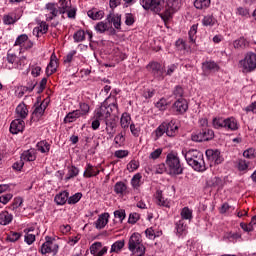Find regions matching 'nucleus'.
I'll return each mask as SVG.
<instances>
[{"label": "nucleus", "mask_w": 256, "mask_h": 256, "mask_svg": "<svg viewBox=\"0 0 256 256\" xmlns=\"http://www.w3.org/2000/svg\"><path fill=\"white\" fill-rule=\"evenodd\" d=\"M114 109L117 110V103H112L110 105L103 103L98 109L95 110V119L104 121L107 133H109V131H113V129L117 127V119L119 118L113 114Z\"/></svg>", "instance_id": "1"}, {"label": "nucleus", "mask_w": 256, "mask_h": 256, "mask_svg": "<svg viewBox=\"0 0 256 256\" xmlns=\"http://www.w3.org/2000/svg\"><path fill=\"white\" fill-rule=\"evenodd\" d=\"M182 155L185 157L188 165L194 169V171H206L205 160L203 159V153L196 149L182 150Z\"/></svg>", "instance_id": "2"}, {"label": "nucleus", "mask_w": 256, "mask_h": 256, "mask_svg": "<svg viewBox=\"0 0 256 256\" xmlns=\"http://www.w3.org/2000/svg\"><path fill=\"white\" fill-rule=\"evenodd\" d=\"M212 125L214 129H229L230 131H237L239 129V124L237 120L233 117L230 118H213Z\"/></svg>", "instance_id": "3"}, {"label": "nucleus", "mask_w": 256, "mask_h": 256, "mask_svg": "<svg viewBox=\"0 0 256 256\" xmlns=\"http://www.w3.org/2000/svg\"><path fill=\"white\" fill-rule=\"evenodd\" d=\"M166 165L169 169L170 175L183 174V167L181 166V160L177 155L169 153L166 157Z\"/></svg>", "instance_id": "4"}, {"label": "nucleus", "mask_w": 256, "mask_h": 256, "mask_svg": "<svg viewBox=\"0 0 256 256\" xmlns=\"http://www.w3.org/2000/svg\"><path fill=\"white\" fill-rule=\"evenodd\" d=\"M239 67L242 73H251L256 70V54L248 52L244 59L239 61Z\"/></svg>", "instance_id": "5"}, {"label": "nucleus", "mask_w": 256, "mask_h": 256, "mask_svg": "<svg viewBox=\"0 0 256 256\" xmlns=\"http://www.w3.org/2000/svg\"><path fill=\"white\" fill-rule=\"evenodd\" d=\"M129 251L145 255V246L141 243V235L134 233L131 235L128 242Z\"/></svg>", "instance_id": "6"}, {"label": "nucleus", "mask_w": 256, "mask_h": 256, "mask_svg": "<svg viewBox=\"0 0 256 256\" xmlns=\"http://www.w3.org/2000/svg\"><path fill=\"white\" fill-rule=\"evenodd\" d=\"M183 0H167L168 9L161 15L162 19L167 20L171 19L173 13L181 9V2Z\"/></svg>", "instance_id": "7"}, {"label": "nucleus", "mask_w": 256, "mask_h": 256, "mask_svg": "<svg viewBox=\"0 0 256 256\" xmlns=\"http://www.w3.org/2000/svg\"><path fill=\"white\" fill-rule=\"evenodd\" d=\"M163 3H165V0H140L143 9H150L154 13H161Z\"/></svg>", "instance_id": "8"}, {"label": "nucleus", "mask_w": 256, "mask_h": 256, "mask_svg": "<svg viewBox=\"0 0 256 256\" xmlns=\"http://www.w3.org/2000/svg\"><path fill=\"white\" fill-rule=\"evenodd\" d=\"M59 251V245L51 239V237H46V242L41 246L42 255H47V253H57Z\"/></svg>", "instance_id": "9"}, {"label": "nucleus", "mask_w": 256, "mask_h": 256, "mask_svg": "<svg viewBox=\"0 0 256 256\" xmlns=\"http://www.w3.org/2000/svg\"><path fill=\"white\" fill-rule=\"evenodd\" d=\"M206 157L208 161H211L215 165H221V163L225 161V158H223V155H221V151L219 150H213V149L206 150Z\"/></svg>", "instance_id": "10"}, {"label": "nucleus", "mask_w": 256, "mask_h": 256, "mask_svg": "<svg viewBox=\"0 0 256 256\" xmlns=\"http://www.w3.org/2000/svg\"><path fill=\"white\" fill-rule=\"evenodd\" d=\"M187 109H189V105L187 104V100L183 98H178L172 105V111H174L176 115H183V113H187Z\"/></svg>", "instance_id": "11"}, {"label": "nucleus", "mask_w": 256, "mask_h": 256, "mask_svg": "<svg viewBox=\"0 0 256 256\" xmlns=\"http://www.w3.org/2000/svg\"><path fill=\"white\" fill-rule=\"evenodd\" d=\"M147 69H149V71H151V73L157 79H163L165 69H163V66H161V64H159L158 62H152L148 64Z\"/></svg>", "instance_id": "12"}, {"label": "nucleus", "mask_w": 256, "mask_h": 256, "mask_svg": "<svg viewBox=\"0 0 256 256\" xmlns=\"http://www.w3.org/2000/svg\"><path fill=\"white\" fill-rule=\"evenodd\" d=\"M25 129V121L23 119H15L10 124V133L12 135H17V133H21Z\"/></svg>", "instance_id": "13"}, {"label": "nucleus", "mask_w": 256, "mask_h": 256, "mask_svg": "<svg viewBox=\"0 0 256 256\" xmlns=\"http://www.w3.org/2000/svg\"><path fill=\"white\" fill-rule=\"evenodd\" d=\"M55 71H57V56L55 55V53H53L51 55L50 62L46 68V75L48 77H51V75H53Z\"/></svg>", "instance_id": "14"}, {"label": "nucleus", "mask_w": 256, "mask_h": 256, "mask_svg": "<svg viewBox=\"0 0 256 256\" xmlns=\"http://www.w3.org/2000/svg\"><path fill=\"white\" fill-rule=\"evenodd\" d=\"M164 125L166 126V135L168 137H175L179 131V126H177L173 121L171 122H164Z\"/></svg>", "instance_id": "15"}, {"label": "nucleus", "mask_w": 256, "mask_h": 256, "mask_svg": "<svg viewBox=\"0 0 256 256\" xmlns=\"http://www.w3.org/2000/svg\"><path fill=\"white\" fill-rule=\"evenodd\" d=\"M88 17L93 21H99L105 17V12L102 10H97V8L91 9L87 12Z\"/></svg>", "instance_id": "16"}, {"label": "nucleus", "mask_w": 256, "mask_h": 256, "mask_svg": "<svg viewBox=\"0 0 256 256\" xmlns=\"http://www.w3.org/2000/svg\"><path fill=\"white\" fill-rule=\"evenodd\" d=\"M47 11H49L51 16H47V21H53L57 15H59V9H57V6L55 3H48L46 5Z\"/></svg>", "instance_id": "17"}, {"label": "nucleus", "mask_w": 256, "mask_h": 256, "mask_svg": "<svg viewBox=\"0 0 256 256\" xmlns=\"http://www.w3.org/2000/svg\"><path fill=\"white\" fill-rule=\"evenodd\" d=\"M97 175H99V169H97V167H95L91 164H87L83 176L86 177L87 179H89V178L95 177Z\"/></svg>", "instance_id": "18"}, {"label": "nucleus", "mask_w": 256, "mask_h": 256, "mask_svg": "<svg viewBox=\"0 0 256 256\" xmlns=\"http://www.w3.org/2000/svg\"><path fill=\"white\" fill-rule=\"evenodd\" d=\"M107 223H109V214L104 213L100 215L97 221L95 222V227L96 229H103L105 225H107Z\"/></svg>", "instance_id": "19"}, {"label": "nucleus", "mask_w": 256, "mask_h": 256, "mask_svg": "<svg viewBox=\"0 0 256 256\" xmlns=\"http://www.w3.org/2000/svg\"><path fill=\"white\" fill-rule=\"evenodd\" d=\"M81 116V110H74L69 112L64 118V123H73V121H77Z\"/></svg>", "instance_id": "20"}, {"label": "nucleus", "mask_w": 256, "mask_h": 256, "mask_svg": "<svg viewBox=\"0 0 256 256\" xmlns=\"http://www.w3.org/2000/svg\"><path fill=\"white\" fill-rule=\"evenodd\" d=\"M54 201L57 203V205H65V203L69 201V192L64 191L59 193L55 196Z\"/></svg>", "instance_id": "21"}, {"label": "nucleus", "mask_w": 256, "mask_h": 256, "mask_svg": "<svg viewBox=\"0 0 256 256\" xmlns=\"http://www.w3.org/2000/svg\"><path fill=\"white\" fill-rule=\"evenodd\" d=\"M107 21H108V25L109 23H113L115 29H121V15L116 14V15H111L109 14L107 16Z\"/></svg>", "instance_id": "22"}, {"label": "nucleus", "mask_w": 256, "mask_h": 256, "mask_svg": "<svg viewBox=\"0 0 256 256\" xmlns=\"http://www.w3.org/2000/svg\"><path fill=\"white\" fill-rule=\"evenodd\" d=\"M13 221V214L7 211H2L0 213V225H9Z\"/></svg>", "instance_id": "23"}, {"label": "nucleus", "mask_w": 256, "mask_h": 256, "mask_svg": "<svg viewBox=\"0 0 256 256\" xmlns=\"http://www.w3.org/2000/svg\"><path fill=\"white\" fill-rule=\"evenodd\" d=\"M35 159H37V156L35 155V150L24 151L21 155L22 161H35Z\"/></svg>", "instance_id": "24"}, {"label": "nucleus", "mask_w": 256, "mask_h": 256, "mask_svg": "<svg viewBox=\"0 0 256 256\" xmlns=\"http://www.w3.org/2000/svg\"><path fill=\"white\" fill-rule=\"evenodd\" d=\"M120 125L122 129H129V125H131V116L128 113H123L120 118Z\"/></svg>", "instance_id": "25"}, {"label": "nucleus", "mask_w": 256, "mask_h": 256, "mask_svg": "<svg viewBox=\"0 0 256 256\" xmlns=\"http://www.w3.org/2000/svg\"><path fill=\"white\" fill-rule=\"evenodd\" d=\"M204 71H219V64L215 63V61H206L203 64Z\"/></svg>", "instance_id": "26"}, {"label": "nucleus", "mask_w": 256, "mask_h": 256, "mask_svg": "<svg viewBox=\"0 0 256 256\" xmlns=\"http://www.w3.org/2000/svg\"><path fill=\"white\" fill-rule=\"evenodd\" d=\"M16 113L21 119H25L29 114V110H27V106L22 103L16 107Z\"/></svg>", "instance_id": "27"}, {"label": "nucleus", "mask_w": 256, "mask_h": 256, "mask_svg": "<svg viewBox=\"0 0 256 256\" xmlns=\"http://www.w3.org/2000/svg\"><path fill=\"white\" fill-rule=\"evenodd\" d=\"M156 203L160 205V207H169V202L163 198V192L161 190L156 192Z\"/></svg>", "instance_id": "28"}, {"label": "nucleus", "mask_w": 256, "mask_h": 256, "mask_svg": "<svg viewBox=\"0 0 256 256\" xmlns=\"http://www.w3.org/2000/svg\"><path fill=\"white\" fill-rule=\"evenodd\" d=\"M233 46L235 49H245L249 47V42L244 37H241L234 41Z\"/></svg>", "instance_id": "29"}, {"label": "nucleus", "mask_w": 256, "mask_h": 256, "mask_svg": "<svg viewBox=\"0 0 256 256\" xmlns=\"http://www.w3.org/2000/svg\"><path fill=\"white\" fill-rule=\"evenodd\" d=\"M180 215L182 217V221L183 220L191 221V219H193V210L189 209V207H184L181 210Z\"/></svg>", "instance_id": "30"}, {"label": "nucleus", "mask_w": 256, "mask_h": 256, "mask_svg": "<svg viewBox=\"0 0 256 256\" xmlns=\"http://www.w3.org/2000/svg\"><path fill=\"white\" fill-rule=\"evenodd\" d=\"M95 31L97 33H105V31H109V23L100 21L95 25Z\"/></svg>", "instance_id": "31"}, {"label": "nucleus", "mask_w": 256, "mask_h": 256, "mask_svg": "<svg viewBox=\"0 0 256 256\" xmlns=\"http://www.w3.org/2000/svg\"><path fill=\"white\" fill-rule=\"evenodd\" d=\"M211 5V0H195L194 7L196 9H207Z\"/></svg>", "instance_id": "32"}, {"label": "nucleus", "mask_w": 256, "mask_h": 256, "mask_svg": "<svg viewBox=\"0 0 256 256\" xmlns=\"http://www.w3.org/2000/svg\"><path fill=\"white\" fill-rule=\"evenodd\" d=\"M114 191L117 195H123L127 191V185L123 182H117L114 186Z\"/></svg>", "instance_id": "33"}, {"label": "nucleus", "mask_w": 256, "mask_h": 256, "mask_svg": "<svg viewBox=\"0 0 256 256\" xmlns=\"http://www.w3.org/2000/svg\"><path fill=\"white\" fill-rule=\"evenodd\" d=\"M217 23V20L212 15H207L202 20L204 27H213Z\"/></svg>", "instance_id": "34"}, {"label": "nucleus", "mask_w": 256, "mask_h": 256, "mask_svg": "<svg viewBox=\"0 0 256 256\" xmlns=\"http://www.w3.org/2000/svg\"><path fill=\"white\" fill-rule=\"evenodd\" d=\"M170 103L165 98H161L158 102H156L155 107L159 109V111H166L167 107H169Z\"/></svg>", "instance_id": "35"}, {"label": "nucleus", "mask_w": 256, "mask_h": 256, "mask_svg": "<svg viewBox=\"0 0 256 256\" xmlns=\"http://www.w3.org/2000/svg\"><path fill=\"white\" fill-rule=\"evenodd\" d=\"M37 149L40 151V153H49V150L51 149L49 143L45 141H40L37 143Z\"/></svg>", "instance_id": "36"}, {"label": "nucleus", "mask_w": 256, "mask_h": 256, "mask_svg": "<svg viewBox=\"0 0 256 256\" xmlns=\"http://www.w3.org/2000/svg\"><path fill=\"white\" fill-rule=\"evenodd\" d=\"M123 247H125L124 241H116L114 244H112L110 253H119Z\"/></svg>", "instance_id": "37"}, {"label": "nucleus", "mask_w": 256, "mask_h": 256, "mask_svg": "<svg viewBox=\"0 0 256 256\" xmlns=\"http://www.w3.org/2000/svg\"><path fill=\"white\" fill-rule=\"evenodd\" d=\"M197 27L198 25L197 24H194L191 28H190V31L188 33L189 35V41L190 43H195V40L197 39Z\"/></svg>", "instance_id": "38"}, {"label": "nucleus", "mask_w": 256, "mask_h": 256, "mask_svg": "<svg viewBox=\"0 0 256 256\" xmlns=\"http://www.w3.org/2000/svg\"><path fill=\"white\" fill-rule=\"evenodd\" d=\"M77 175H79V169L75 166H71L68 170L66 181H69V179H73V177H77Z\"/></svg>", "instance_id": "39"}, {"label": "nucleus", "mask_w": 256, "mask_h": 256, "mask_svg": "<svg viewBox=\"0 0 256 256\" xmlns=\"http://www.w3.org/2000/svg\"><path fill=\"white\" fill-rule=\"evenodd\" d=\"M59 13L60 15H65L67 13V9L71 7V1H60Z\"/></svg>", "instance_id": "40"}, {"label": "nucleus", "mask_w": 256, "mask_h": 256, "mask_svg": "<svg viewBox=\"0 0 256 256\" xmlns=\"http://www.w3.org/2000/svg\"><path fill=\"white\" fill-rule=\"evenodd\" d=\"M202 136L204 138V141H211V139L215 137V132H213V130L210 129H203Z\"/></svg>", "instance_id": "41"}, {"label": "nucleus", "mask_w": 256, "mask_h": 256, "mask_svg": "<svg viewBox=\"0 0 256 256\" xmlns=\"http://www.w3.org/2000/svg\"><path fill=\"white\" fill-rule=\"evenodd\" d=\"M249 165H251V163L247 160H244V159L238 160V170L240 171H247L249 169Z\"/></svg>", "instance_id": "42"}, {"label": "nucleus", "mask_w": 256, "mask_h": 256, "mask_svg": "<svg viewBox=\"0 0 256 256\" xmlns=\"http://www.w3.org/2000/svg\"><path fill=\"white\" fill-rule=\"evenodd\" d=\"M73 39L75 43H81L85 39V31L78 30L76 33H74Z\"/></svg>", "instance_id": "43"}, {"label": "nucleus", "mask_w": 256, "mask_h": 256, "mask_svg": "<svg viewBox=\"0 0 256 256\" xmlns=\"http://www.w3.org/2000/svg\"><path fill=\"white\" fill-rule=\"evenodd\" d=\"M176 229H177V233H179V235H183V233H185V231H187V226L185 225V221L179 220L176 224Z\"/></svg>", "instance_id": "44"}, {"label": "nucleus", "mask_w": 256, "mask_h": 256, "mask_svg": "<svg viewBox=\"0 0 256 256\" xmlns=\"http://www.w3.org/2000/svg\"><path fill=\"white\" fill-rule=\"evenodd\" d=\"M114 142L117 147H123V145H125V135H123V133H119L115 136Z\"/></svg>", "instance_id": "45"}, {"label": "nucleus", "mask_w": 256, "mask_h": 256, "mask_svg": "<svg viewBox=\"0 0 256 256\" xmlns=\"http://www.w3.org/2000/svg\"><path fill=\"white\" fill-rule=\"evenodd\" d=\"M81 197H83V194L81 193H76L70 198H68V204L69 205H75V203H79L81 201Z\"/></svg>", "instance_id": "46"}, {"label": "nucleus", "mask_w": 256, "mask_h": 256, "mask_svg": "<svg viewBox=\"0 0 256 256\" xmlns=\"http://www.w3.org/2000/svg\"><path fill=\"white\" fill-rule=\"evenodd\" d=\"M165 122H163L156 130H155V135L156 139H159V137H163L166 133V128H165Z\"/></svg>", "instance_id": "47"}, {"label": "nucleus", "mask_w": 256, "mask_h": 256, "mask_svg": "<svg viewBox=\"0 0 256 256\" xmlns=\"http://www.w3.org/2000/svg\"><path fill=\"white\" fill-rule=\"evenodd\" d=\"M45 109H47V106L41 103L38 107L35 108L33 115H36L37 117H41L43 113H45Z\"/></svg>", "instance_id": "48"}, {"label": "nucleus", "mask_w": 256, "mask_h": 256, "mask_svg": "<svg viewBox=\"0 0 256 256\" xmlns=\"http://www.w3.org/2000/svg\"><path fill=\"white\" fill-rule=\"evenodd\" d=\"M191 139L196 143H201L205 141V138H203V131L192 134Z\"/></svg>", "instance_id": "49"}, {"label": "nucleus", "mask_w": 256, "mask_h": 256, "mask_svg": "<svg viewBox=\"0 0 256 256\" xmlns=\"http://www.w3.org/2000/svg\"><path fill=\"white\" fill-rule=\"evenodd\" d=\"M101 247H103V244L101 242H94L90 246V253H91V255H96L97 251H99V249H101Z\"/></svg>", "instance_id": "50"}, {"label": "nucleus", "mask_w": 256, "mask_h": 256, "mask_svg": "<svg viewBox=\"0 0 256 256\" xmlns=\"http://www.w3.org/2000/svg\"><path fill=\"white\" fill-rule=\"evenodd\" d=\"M243 157H245V159H255V157H256L255 149L248 148L247 150H245L243 152Z\"/></svg>", "instance_id": "51"}, {"label": "nucleus", "mask_w": 256, "mask_h": 256, "mask_svg": "<svg viewBox=\"0 0 256 256\" xmlns=\"http://www.w3.org/2000/svg\"><path fill=\"white\" fill-rule=\"evenodd\" d=\"M89 104L87 103H80V115L82 117H85V115H87V113H89Z\"/></svg>", "instance_id": "52"}, {"label": "nucleus", "mask_w": 256, "mask_h": 256, "mask_svg": "<svg viewBox=\"0 0 256 256\" xmlns=\"http://www.w3.org/2000/svg\"><path fill=\"white\" fill-rule=\"evenodd\" d=\"M29 39V36H27L26 34H22L20 35L16 41H15V44L14 45H23V43H27V40Z\"/></svg>", "instance_id": "53"}, {"label": "nucleus", "mask_w": 256, "mask_h": 256, "mask_svg": "<svg viewBox=\"0 0 256 256\" xmlns=\"http://www.w3.org/2000/svg\"><path fill=\"white\" fill-rule=\"evenodd\" d=\"M183 93V88L181 86H176L173 92L176 99H183Z\"/></svg>", "instance_id": "54"}, {"label": "nucleus", "mask_w": 256, "mask_h": 256, "mask_svg": "<svg viewBox=\"0 0 256 256\" xmlns=\"http://www.w3.org/2000/svg\"><path fill=\"white\" fill-rule=\"evenodd\" d=\"M21 238V235L17 232H11L10 235L7 237L8 241H11V243H15V241H19Z\"/></svg>", "instance_id": "55"}, {"label": "nucleus", "mask_w": 256, "mask_h": 256, "mask_svg": "<svg viewBox=\"0 0 256 256\" xmlns=\"http://www.w3.org/2000/svg\"><path fill=\"white\" fill-rule=\"evenodd\" d=\"M25 243H27V245H33V243H35V235L27 232L25 235Z\"/></svg>", "instance_id": "56"}, {"label": "nucleus", "mask_w": 256, "mask_h": 256, "mask_svg": "<svg viewBox=\"0 0 256 256\" xmlns=\"http://www.w3.org/2000/svg\"><path fill=\"white\" fill-rule=\"evenodd\" d=\"M163 153V149L158 148L156 150H154L150 155H149V159H159V157H161V154Z\"/></svg>", "instance_id": "57"}, {"label": "nucleus", "mask_w": 256, "mask_h": 256, "mask_svg": "<svg viewBox=\"0 0 256 256\" xmlns=\"http://www.w3.org/2000/svg\"><path fill=\"white\" fill-rule=\"evenodd\" d=\"M3 21L5 25H13L17 20L11 15H5Z\"/></svg>", "instance_id": "58"}, {"label": "nucleus", "mask_w": 256, "mask_h": 256, "mask_svg": "<svg viewBox=\"0 0 256 256\" xmlns=\"http://www.w3.org/2000/svg\"><path fill=\"white\" fill-rule=\"evenodd\" d=\"M145 233H146V237H148V239H155V237H159V234H156L155 230H153V228L146 229Z\"/></svg>", "instance_id": "59"}, {"label": "nucleus", "mask_w": 256, "mask_h": 256, "mask_svg": "<svg viewBox=\"0 0 256 256\" xmlns=\"http://www.w3.org/2000/svg\"><path fill=\"white\" fill-rule=\"evenodd\" d=\"M114 155L118 159H124V157H127V155H129V151L128 150H118L114 153Z\"/></svg>", "instance_id": "60"}, {"label": "nucleus", "mask_w": 256, "mask_h": 256, "mask_svg": "<svg viewBox=\"0 0 256 256\" xmlns=\"http://www.w3.org/2000/svg\"><path fill=\"white\" fill-rule=\"evenodd\" d=\"M131 183L133 187H139V183H141V174L134 175Z\"/></svg>", "instance_id": "61"}, {"label": "nucleus", "mask_w": 256, "mask_h": 256, "mask_svg": "<svg viewBox=\"0 0 256 256\" xmlns=\"http://www.w3.org/2000/svg\"><path fill=\"white\" fill-rule=\"evenodd\" d=\"M114 217L119 219V221H123V219H125V210H116L114 212Z\"/></svg>", "instance_id": "62"}, {"label": "nucleus", "mask_w": 256, "mask_h": 256, "mask_svg": "<svg viewBox=\"0 0 256 256\" xmlns=\"http://www.w3.org/2000/svg\"><path fill=\"white\" fill-rule=\"evenodd\" d=\"M133 23H135V18L133 17V14H126L125 24L131 26L133 25Z\"/></svg>", "instance_id": "63"}, {"label": "nucleus", "mask_w": 256, "mask_h": 256, "mask_svg": "<svg viewBox=\"0 0 256 256\" xmlns=\"http://www.w3.org/2000/svg\"><path fill=\"white\" fill-rule=\"evenodd\" d=\"M221 185H223V180H221V178L214 177L212 179L211 187H221Z\"/></svg>", "instance_id": "64"}]
</instances>
